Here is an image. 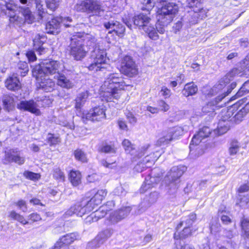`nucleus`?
<instances>
[{
  "label": "nucleus",
  "mask_w": 249,
  "mask_h": 249,
  "mask_svg": "<svg viewBox=\"0 0 249 249\" xmlns=\"http://www.w3.org/2000/svg\"><path fill=\"white\" fill-rule=\"evenodd\" d=\"M47 76L40 74L38 77H35L39 84V88L46 92H51L54 89V82L51 79L46 78Z\"/></svg>",
  "instance_id": "412c9836"
},
{
  "label": "nucleus",
  "mask_w": 249,
  "mask_h": 249,
  "mask_svg": "<svg viewBox=\"0 0 249 249\" xmlns=\"http://www.w3.org/2000/svg\"><path fill=\"white\" fill-rule=\"evenodd\" d=\"M2 161L5 164L14 162L19 165H21L24 163L25 159L23 157L16 153L13 149H10L5 152V155L2 159Z\"/></svg>",
  "instance_id": "6ab92c4d"
},
{
  "label": "nucleus",
  "mask_w": 249,
  "mask_h": 249,
  "mask_svg": "<svg viewBox=\"0 0 249 249\" xmlns=\"http://www.w3.org/2000/svg\"><path fill=\"white\" fill-rule=\"evenodd\" d=\"M19 8L22 15L24 17L25 22L28 24L32 23L34 21L35 18L29 8L25 7Z\"/></svg>",
  "instance_id": "f704fd0d"
},
{
  "label": "nucleus",
  "mask_w": 249,
  "mask_h": 249,
  "mask_svg": "<svg viewBox=\"0 0 249 249\" xmlns=\"http://www.w3.org/2000/svg\"><path fill=\"white\" fill-rule=\"evenodd\" d=\"M155 155V154L153 153L146 156L142 160V161H140L135 166V170L138 172H142V169L139 168L140 166L142 165V168L150 167L160 157V155H158L157 154L154 156Z\"/></svg>",
  "instance_id": "4be33fe9"
},
{
  "label": "nucleus",
  "mask_w": 249,
  "mask_h": 249,
  "mask_svg": "<svg viewBox=\"0 0 249 249\" xmlns=\"http://www.w3.org/2000/svg\"><path fill=\"white\" fill-rule=\"evenodd\" d=\"M156 3H159L161 5L157 11L156 28L159 33L163 34L165 31L164 27L173 20L178 14V6L174 2H167L166 0H144V6L142 9L149 11Z\"/></svg>",
  "instance_id": "f257e3e1"
},
{
  "label": "nucleus",
  "mask_w": 249,
  "mask_h": 249,
  "mask_svg": "<svg viewBox=\"0 0 249 249\" xmlns=\"http://www.w3.org/2000/svg\"><path fill=\"white\" fill-rule=\"evenodd\" d=\"M60 66V63L57 61L45 60L34 68L32 74L34 77H38L40 74L47 76L58 73Z\"/></svg>",
  "instance_id": "39448f33"
},
{
  "label": "nucleus",
  "mask_w": 249,
  "mask_h": 249,
  "mask_svg": "<svg viewBox=\"0 0 249 249\" xmlns=\"http://www.w3.org/2000/svg\"><path fill=\"white\" fill-rule=\"evenodd\" d=\"M162 135L163 136L157 142L156 144L158 146L166 144L174 139L173 134L169 133V128L167 130L163 131Z\"/></svg>",
  "instance_id": "2f4dec72"
},
{
  "label": "nucleus",
  "mask_w": 249,
  "mask_h": 249,
  "mask_svg": "<svg viewBox=\"0 0 249 249\" xmlns=\"http://www.w3.org/2000/svg\"><path fill=\"white\" fill-rule=\"evenodd\" d=\"M75 9L78 12H87L92 15L101 16L104 10L100 2L95 0H86L77 3Z\"/></svg>",
  "instance_id": "6e6552de"
},
{
  "label": "nucleus",
  "mask_w": 249,
  "mask_h": 249,
  "mask_svg": "<svg viewBox=\"0 0 249 249\" xmlns=\"http://www.w3.org/2000/svg\"><path fill=\"white\" fill-rule=\"evenodd\" d=\"M23 175L26 178L32 180H38L40 178V175L39 174L28 171H25L23 173Z\"/></svg>",
  "instance_id": "3c124183"
},
{
  "label": "nucleus",
  "mask_w": 249,
  "mask_h": 249,
  "mask_svg": "<svg viewBox=\"0 0 249 249\" xmlns=\"http://www.w3.org/2000/svg\"><path fill=\"white\" fill-rule=\"evenodd\" d=\"M101 151L108 154H114L116 152V148L113 145L105 144L102 146Z\"/></svg>",
  "instance_id": "de8ad7c7"
},
{
  "label": "nucleus",
  "mask_w": 249,
  "mask_h": 249,
  "mask_svg": "<svg viewBox=\"0 0 249 249\" xmlns=\"http://www.w3.org/2000/svg\"><path fill=\"white\" fill-rule=\"evenodd\" d=\"M249 192V185L247 184H245L240 186L238 189V196H242L243 194H245Z\"/></svg>",
  "instance_id": "680f3d73"
},
{
  "label": "nucleus",
  "mask_w": 249,
  "mask_h": 249,
  "mask_svg": "<svg viewBox=\"0 0 249 249\" xmlns=\"http://www.w3.org/2000/svg\"><path fill=\"white\" fill-rule=\"evenodd\" d=\"M5 7L6 9L11 12H14L16 11L18 7V5L14 3L13 1H10L9 2L5 3ZM20 7H19V8Z\"/></svg>",
  "instance_id": "69168bd1"
},
{
  "label": "nucleus",
  "mask_w": 249,
  "mask_h": 249,
  "mask_svg": "<svg viewBox=\"0 0 249 249\" xmlns=\"http://www.w3.org/2000/svg\"><path fill=\"white\" fill-rule=\"evenodd\" d=\"M81 175L78 171L72 170L70 173L69 179L74 186H78L81 183Z\"/></svg>",
  "instance_id": "473e14b6"
},
{
  "label": "nucleus",
  "mask_w": 249,
  "mask_h": 249,
  "mask_svg": "<svg viewBox=\"0 0 249 249\" xmlns=\"http://www.w3.org/2000/svg\"><path fill=\"white\" fill-rule=\"evenodd\" d=\"M18 72L21 76H24L29 71L28 64L25 62H20L18 64Z\"/></svg>",
  "instance_id": "c03bdc74"
},
{
  "label": "nucleus",
  "mask_w": 249,
  "mask_h": 249,
  "mask_svg": "<svg viewBox=\"0 0 249 249\" xmlns=\"http://www.w3.org/2000/svg\"><path fill=\"white\" fill-rule=\"evenodd\" d=\"M240 146L238 142L236 140H233L230 143V147L229 148V152L231 156H233L237 154L239 151Z\"/></svg>",
  "instance_id": "4c0bfd02"
},
{
  "label": "nucleus",
  "mask_w": 249,
  "mask_h": 249,
  "mask_svg": "<svg viewBox=\"0 0 249 249\" xmlns=\"http://www.w3.org/2000/svg\"><path fill=\"white\" fill-rule=\"evenodd\" d=\"M113 233V231L111 229H107L103 230L99 233L96 237V240L98 244H102L109 238Z\"/></svg>",
  "instance_id": "bb28decb"
},
{
  "label": "nucleus",
  "mask_w": 249,
  "mask_h": 249,
  "mask_svg": "<svg viewBox=\"0 0 249 249\" xmlns=\"http://www.w3.org/2000/svg\"><path fill=\"white\" fill-rule=\"evenodd\" d=\"M120 71L122 73L129 77H133L138 73L135 62L130 56H125L121 60Z\"/></svg>",
  "instance_id": "4468645a"
},
{
  "label": "nucleus",
  "mask_w": 249,
  "mask_h": 249,
  "mask_svg": "<svg viewBox=\"0 0 249 249\" xmlns=\"http://www.w3.org/2000/svg\"><path fill=\"white\" fill-rule=\"evenodd\" d=\"M186 170V167L185 166L179 165L173 167L167 173L165 180L170 195L176 193L179 186L180 178Z\"/></svg>",
  "instance_id": "20e7f679"
},
{
  "label": "nucleus",
  "mask_w": 249,
  "mask_h": 249,
  "mask_svg": "<svg viewBox=\"0 0 249 249\" xmlns=\"http://www.w3.org/2000/svg\"><path fill=\"white\" fill-rule=\"evenodd\" d=\"M70 53L74 60H80L86 55L87 51L82 43V39L79 35H74L70 45Z\"/></svg>",
  "instance_id": "1a4fd4ad"
},
{
  "label": "nucleus",
  "mask_w": 249,
  "mask_h": 249,
  "mask_svg": "<svg viewBox=\"0 0 249 249\" xmlns=\"http://www.w3.org/2000/svg\"><path fill=\"white\" fill-rule=\"evenodd\" d=\"M3 104L4 108L9 111L14 107V101L13 97L6 95L3 97Z\"/></svg>",
  "instance_id": "e433bc0d"
},
{
  "label": "nucleus",
  "mask_w": 249,
  "mask_h": 249,
  "mask_svg": "<svg viewBox=\"0 0 249 249\" xmlns=\"http://www.w3.org/2000/svg\"><path fill=\"white\" fill-rule=\"evenodd\" d=\"M157 105L158 107V108L159 109V111H161L166 112L170 108L169 105L163 100H159L157 102Z\"/></svg>",
  "instance_id": "5fc2aeb1"
},
{
  "label": "nucleus",
  "mask_w": 249,
  "mask_h": 249,
  "mask_svg": "<svg viewBox=\"0 0 249 249\" xmlns=\"http://www.w3.org/2000/svg\"><path fill=\"white\" fill-rule=\"evenodd\" d=\"M126 117L128 123L131 125H134L136 124L137 119L132 113L130 112H128L126 114Z\"/></svg>",
  "instance_id": "e2e57ef3"
},
{
  "label": "nucleus",
  "mask_w": 249,
  "mask_h": 249,
  "mask_svg": "<svg viewBox=\"0 0 249 249\" xmlns=\"http://www.w3.org/2000/svg\"><path fill=\"white\" fill-rule=\"evenodd\" d=\"M106 117L105 109L103 106L95 107L87 113H83L81 118L83 122L86 124L88 121L99 122Z\"/></svg>",
  "instance_id": "f8f14e48"
},
{
  "label": "nucleus",
  "mask_w": 249,
  "mask_h": 249,
  "mask_svg": "<svg viewBox=\"0 0 249 249\" xmlns=\"http://www.w3.org/2000/svg\"><path fill=\"white\" fill-rule=\"evenodd\" d=\"M231 92V89H228L226 91L224 90V92L220 95L217 96L215 100L208 103L202 108V111L205 114H208L209 116H213L215 114V110L218 107H222L223 104L218 105V103L224 99L225 97Z\"/></svg>",
  "instance_id": "dca6fc26"
},
{
  "label": "nucleus",
  "mask_w": 249,
  "mask_h": 249,
  "mask_svg": "<svg viewBox=\"0 0 249 249\" xmlns=\"http://www.w3.org/2000/svg\"><path fill=\"white\" fill-rule=\"evenodd\" d=\"M193 222L188 217L184 220L181 221L177 227V230H179L182 227H188L190 228L193 224Z\"/></svg>",
  "instance_id": "13d9d810"
},
{
  "label": "nucleus",
  "mask_w": 249,
  "mask_h": 249,
  "mask_svg": "<svg viewBox=\"0 0 249 249\" xmlns=\"http://www.w3.org/2000/svg\"><path fill=\"white\" fill-rule=\"evenodd\" d=\"M104 27L107 29H112L118 36H122L124 33L125 27L119 22L114 20H109L104 23Z\"/></svg>",
  "instance_id": "b1692460"
},
{
  "label": "nucleus",
  "mask_w": 249,
  "mask_h": 249,
  "mask_svg": "<svg viewBox=\"0 0 249 249\" xmlns=\"http://www.w3.org/2000/svg\"><path fill=\"white\" fill-rule=\"evenodd\" d=\"M126 85L121 74L110 73L107 75L104 84L101 86L103 91L102 100L107 102L117 101L121 97L122 90Z\"/></svg>",
  "instance_id": "f03ea898"
},
{
  "label": "nucleus",
  "mask_w": 249,
  "mask_h": 249,
  "mask_svg": "<svg viewBox=\"0 0 249 249\" xmlns=\"http://www.w3.org/2000/svg\"><path fill=\"white\" fill-rule=\"evenodd\" d=\"M68 21H71V18L70 17L62 18L57 17L52 19L46 25V30L48 34H57L60 32V27L63 24L65 27H69L70 25L67 24Z\"/></svg>",
  "instance_id": "9b49d317"
},
{
  "label": "nucleus",
  "mask_w": 249,
  "mask_h": 249,
  "mask_svg": "<svg viewBox=\"0 0 249 249\" xmlns=\"http://www.w3.org/2000/svg\"><path fill=\"white\" fill-rule=\"evenodd\" d=\"M57 85L63 88L70 89L74 86L73 83L63 73H58Z\"/></svg>",
  "instance_id": "393cba45"
},
{
  "label": "nucleus",
  "mask_w": 249,
  "mask_h": 249,
  "mask_svg": "<svg viewBox=\"0 0 249 249\" xmlns=\"http://www.w3.org/2000/svg\"><path fill=\"white\" fill-rule=\"evenodd\" d=\"M249 92V81H246L237 92L236 96L238 97L242 96L244 94Z\"/></svg>",
  "instance_id": "09e8293b"
},
{
  "label": "nucleus",
  "mask_w": 249,
  "mask_h": 249,
  "mask_svg": "<svg viewBox=\"0 0 249 249\" xmlns=\"http://www.w3.org/2000/svg\"><path fill=\"white\" fill-rule=\"evenodd\" d=\"M8 217L12 220H17L23 225H26L29 223L23 215L13 210L9 212Z\"/></svg>",
  "instance_id": "72a5a7b5"
},
{
  "label": "nucleus",
  "mask_w": 249,
  "mask_h": 249,
  "mask_svg": "<svg viewBox=\"0 0 249 249\" xmlns=\"http://www.w3.org/2000/svg\"><path fill=\"white\" fill-rule=\"evenodd\" d=\"M107 218L108 220L113 224L116 223L121 220L117 211L112 212Z\"/></svg>",
  "instance_id": "4d7b16f0"
},
{
  "label": "nucleus",
  "mask_w": 249,
  "mask_h": 249,
  "mask_svg": "<svg viewBox=\"0 0 249 249\" xmlns=\"http://www.w3.org/2000/svg\"><path fill=\"white\" fill-rule=\"evenodd\" d=\"M247 112L242 108L238 112L236 113L234 116V121L236 123H238L241 121L243 118L247 114Z\"/></svg>",
  "instance_id": "6e6d98bb"
},
{
  "label": "nucleus",
  "mask_w": 249,
  "mask_h": 249,
  "mask_svg": "<svg viewBox=\"0 0 249 249\" xmlns=\"http://www.w3.org/2000/svg\"><path fill=\"white\" fill-rule=\"evenodd\" d=\"M238 199L240 201V206H244L249 203V192L243 194L242 196H238Z\"/></svg>",
  "instance_id": "bf43d9fd"
},
{
  "label": "nucleus",
  "mask_w": 249,
  "mask_h": 249,
  "mask_svg": "<svg viewBox=\"0 0 249 249\" xmlns=\"http://www.w3.org/2000/svg\"><path fill=\"white\" fill-rule=\"evenodd\" d=\"M107 53L104 49H101L99 47H96L92 50L90 53L89 58V64L86 67L89 71L93 72L102 71L110 68L108 64L106 63Z\"/></svg>",
  "instance_id": "7ed1b4c3"
},
{
  "label": "nucleus",
  "mask_w": 249,
  "mask_h": 249,
  "mask_svg": "<svg viewBox=\"0 0 249 249\" xmlns=\"http://www.w3.org/2000/svg\"><path fill=\"white\" fill-rule=\"evenodd\" d=\"M89 97V92L85 91L79 93L75 99V107L78 109H80L84 106Z\"/></svg>",
  "instance_id": "cd10ccee"
},
{
  "label": "nucleus",
  "mask_w": 249,
  "mask_h": 249,
  "mask_svg": "<svg viewBox=\"0 0 249 249\" xmlns=\"http://www.w3.org/2000/svg\"><path fill=\"white\" fill-rule=\"evenodd\" d=\"M60 0H46L47 7L52 11H54L58 6Z\"/></svg>",
  "instance_id": "864d4df0"
},
{
  "label": "nucleus",
  "mask_w": 249,
  "mask_h": 249,
  "mask_svg": "<svg viewBox=\"0 0 249 249\" xmlns=\"http://www.w3.org/2000/svg\"><path fill=\"white\" fill-rule=\"evenodd\" d=\"M131 210L130 207H125L122 208L119 211H117L119 217H120V219L122 220L126 217L130 213Z\"/></svg>",
  "instance_id": "603ef678"
},
{
  "label": "nucleus",
  "mask_w": 249,
  "mask_h": 249,
  "mask_svg": "<svg viewBox=\"0 0 249 249\" xmlns=\"http://www.w3.org/2000/svg\"><path fill=\"white\" fill-rule=\"evenodd\" d=\"M197 87L192 83L186 84L182 90V94L185 97L192 96L195 94L197 91Z\"/></svg>",
  "instance_id": "c756f323"
},
{
  "label": "nucleus",
  "mask_w": 249,
  "mask_h": 249,
  "mask_svg": "<svg viewBox=\"0 0 249 249\" xmlns=\"http://www.w3.org/2000/svg\"><path fill=\"white\" fill-rule=\"evenodd\" d=\"M161 95L165 98H169L171 95V90L166 87H162L160 90Z\"/></svg>",
  "instance_id": "774afa93"
},
{
  "label": "nucleus",
  "mask_w": 249,
  "mask_h": 249,
  "mask_svg": "<svg viewBox=\"0 0 249 249\" xmlns=\"http://www.w3.org/2000/svg\"><path fill=\"white\" fill-rule=\"evenodd\" d=\"M114 207V203L112 201H108L107 203L101 206L98 210H96L94 213L87 217V220L92 222H96L99 219L104 217L107 212L111 211Z\"/></svg>",
  "instance_id": "f3484780"
},
{
  "label": "nucleus",
  "mask_w": 249,
  "mask_h": 249,
  "mask_svg": "<svg viewBox=\"0 0 249 249\" xmlns=\"http://www.w3.org/2000/svg\"><path fill=\"white\" fill-rule=\"evenodd\" d=\"M53 178L59 181H64L65 180V175L62 171L59 168H56L53 170Z\"/></svg>",
  "instance_id": "49530a36"
},
{
  "label": "nucleus",
  "mask_w": 249,
  "mask_h": 249,
  "mask_svg": "<svg viewBox=\"0 0 249 249\" xmlns=\"http://www.w3.org/2000/svg\"><path fill=\"white\" fill-rule=\"evenodd\" d=\"M177 249H195L194 247L188 244L182 245L180 240H177L175 242Z\"/></svg>",
  "instance_id": "0e129e2a"
},
{
  "label": "nucleus",
  "mask_w": 249,
  "mask_h": 249,
  "mask_svg": "<svg viewBox=\"0 0 249 249\" xmlns=\"http://www.w3.org/2000/svg\"><path fill=\"white\" fill-rule=\"evenodd\" d=\"M247 101V98L242 99L227 110L222 111L221 118L218 124V127L216 129L214 130V133L219 136L227 132L229 129V120H231V118L233 116L234 113L233 111L234 109L239 105H241L246 103Z\"/></svg>",
  "instance_id": "0eeeda50"
},
{
  "label": "nucleus",
  "mask_w": 249,
  "mask_h": 249,
  "mask_svg": "<svg viewBox=\"0 0 249 249\" xmlns=\"http://www.w3.org/2000/svg\"><path fill=\"white\" fill-rule=\"evenodd\" d=\"M94 209V206H92L89 201L88 199H84L71 206L65 213V215L71 216L75 214L77 216L82 217L85 214L93 210Z\"/></svg>",
  "instance_id": "9d476101"
},
{
  "label": "nucleus",
  "mask_w": 249,
  "mask_h": 249,
  "mask_svg": "<svg viewBox=\"0 0 249 249\" xmlns=\"http://www.w3.org/2000/svg\"><path fill=\"white\" fill-rule=\"evenodd\" d=\"M74 156L75 159L78 161L82 162H87L88 161L86 154L81 149H77L75 150L74 152Z\"/></svg>",
  "instance_id": "58836bf2"
},
{
  "label": "nucleus",
  "mask_w": 249,
  "mask_h": 249,
  "mask_svg": "<svg viewBox=\"0 0 249 249\" xmlns=\"http://www.w3.org/2000/svg\"><path fill=\"white\" fill-rule=\"evenodd\" d=\"M240 224L242 231L246 237L249 238V219L243 218L241 220Z\"/></svg>",
  "instance_id": "ea45409f"
},
{
  "label": "nucleus",
  "mask_w": 249,
  "mask_h": 249,
  "mask_svg": "<svg viewBox=\"0 0 249 249\" xmlns=\"http://www.w3.org/2000/svg\"><path fill=\"white\" fill-rule=\"evenodd\" d=\"M45 38L43 36H41L40 37V36H39L38 37L36 36L33 40L34 45L36 48H37L36 47V45L39 46L37 48V51L40 54H41L45 51V49L41 46L43 42V40Z\"/></svg>",
  "instance_id": "37998d69"
},
{
  "label": "nucleus",
  "mask_w": 249,
  "mask_h": 249,
  "mask_svg": "<svg viewBox=\"0 0 249 249\" xmlns=\"http://www.w3.org/2000/svg\"><path fill=\"white\" fill-rule=\"evenodd\" d=\"M36 7L38 11V20H46L48 19V14L44 11L43 5L39 0L36 1Z\"/></svg>",
  "instance_id": "c9c22d12"
},
{
  "label": "nucleus",
  "mask_w": 249,
  "mask_h": 249,
  "mask_svg": "<svg viewBox=\"0 0 249 249\" xmlns=\"http://www.w3.org/2000/svg\"><path fill=\"white\" fill-rule=\"evenodd\" d=\"M15 204L23 212H26L27 211V207L25 201L21 199L15 203Z\"/></svg>",
  "instance_id": "338daca9"
},
{
  "label": "nucleus",
  "mask_w": 249,
  "mask_h": 249,
  "mask_svg": "<svg viewBox=\"0 0 249 249\" xmlns=\"http://www.w3.org/2000/svg\"><path fill=\"white\" fill-rule=\"evenodd\" d=\"M211 133L210 128L209 127L204 126L199 130L197 134L194 136L190 145V156L193 154L194 146L198 144L203 139L208 137Z\"/></svg>",
  "instance_id": "a211bd4d"
},
{
  "label": "nucleus",
  "mask_w": 249,
  "mask_h": 249,
  "mask_svg": "<svg viewBox=\"0 0 249 249\" xmlns=\"http://www.w3.org/2000/svg\"><path fill=\"white\" fill-rule=\"evenodd\" d=\"M183 229L181 232L179 233V237L181 238H185L191 235V230L190 228L188 227H183Z\"/></svg>",
  "instance_id": "052dcab7"
},
{
  "label": "nucleus",
  "mask_w": 249,
  "mask_h": 249,
  "mask_svg": "<svg viewBox=\"0 0 249 249\" xmlns=\"http://www.w3.org/2000/svg\"><path fill=\"white\" fill-rule=\"evenodd\" d=\"M107 193L106 190H98L93 197L89 200L92 206H94V208L101 203L103 199L107 195Z\"/></svg>",
  "instance_id": "a878e982"
},
{
  "label": "nucleus",
  "mask_w": 249,
  "mask_h": 249,
  "mask_svg": "<svg viewBox=\"0 0 249 249\" xmlns=\"http://www.w3.org/2000/svg\"><path fill=\"white\" fill-rule=\"evenodd\" d=\"M82 39V43L85 42L87 47L93 50L96 47H99L96 43V40L94 36L90 34H85L81 37Z\"/></svg>",
  "instance_id": "c85d7f7f"
},
{
  "label": "nucleus",
  "mask_w": 249,
  "mask_h": 249,
  "mask_svg": "<svg viewBox=\"0 0 249 249\" xmlns=\"http://www.w3.org/2000/svg\"><path fill=\"white\" fill-rule=\"evenodd\" d=\"M47 141L50 146L55 145L61 142V139L58 136L49 133L47 138Z\"/></svg>",
  "instance_id": "a19ab883"
},
{
  "label": "nucleus",
  "mask_w": 249,
  "mask_h": 249,
  "mask_svg": "<svg viewBox=\"0 0 249 249\" xmlns=\"http://www.w3.org/2000/svg\"><path fill=\"white\" fill-rule=\"evenodd\" d=\"M183 131L184 128L181 126H177L169 128V133L173 134L174 139L182 135Z\"/></svg>",
  "instance_id": "a18cd8bd"
},
{
  "label": "nucleus",
  "mask_w": 249,
  "mask_h": 249,
  "mask_svg": "<svg viewBox=\"0 0 249 249\" xmlns=\"http://www.w3.org/2000/svg\"><path fill=\"white\" fill-rule=\"evenodd\" d=\"M9 21L11 23L18 26L23 22L22 18L16 15H11L10 16Z\"/></svg>",
  "instance_id": "8fccbe9b"
},
{
  "label": "nucleus",
  "mask_w": 249,
  "mask_h": 249,
  "mask_svg": "<svg viewBox=\"0 0 249 249\" xmlns=\"http://www.w3.org/2000/svg\"><path fill=\"white\" fill-rule=\"evenodd\" d=\"M5 86L10 90L17 91L20 89L21 85L17 76L13 74L9 76L5 80Z\"/></svg>",
  "instance_id": "5701e85b"
},
{
  "label": "nucleus",
  "mask_w": 249,
  "mask_h": 249,
  "mask_svg": "<svg viewBox=\"0 0 249 249\" xmlns=\"http://www.w3.org/2000/svg\"><path fill=\"white\" fill-rule=\"evenodd\" d=\"M38 103L34 100L22 101L18 105V108L21 110L29 111L36 115L40 114V111L38 107Z\"/></svg>",
  "instance_id": "aec40b11"
},
{
  "label": "nucleus",
  "mask_w": 249,
  "mask_h": 249,
  "mask_svg": "<svg viewBox=\"0 0 249 249\" xmlns=\"http://www.w3.org/2000/svg\"><path fill=\"white\" fill-rule=\"evenodd\" d=\"M162 175V173L160 172L159 168L153 169L151 174L145 178V181L140 189V192L144 193L148 189L154 187L160 181Z\"/></svg>",
  "instance_id": "2eb2a0df"
},
{
  "label": "nucleus",
  "mask_w": 249,
  "mask_h": 249,
  "mask_svg": "<svg viewBox=\"0 0 249 249\" xmlns=\"http://www.w3.org/2000/svg\"><path fill=\"white\" fill-rule=\"evenodd\" d=\"M78 237V234L76 233H71L62 236L57 242H61V245H62L69 246V245L76 240Z\"/></svg>",
  "instance_id": "7c9ffc66"
},
{
  "label": "nucleus",
  "mask_w": 249,
  "mask_h": 249,
  "mask_svg": "<svg viewBox=\"0 0 249 249\" xmlns=\"http://www.w3.org/2000/svg\"><path fill=\"white\" fill-rule=\"evenodd\" d=\"M150 21V18L143 14H140L133 18L134 25L138 26L139 29L143 30L151 39L157 40L159 36Z\"/></svg>",
  "instance_id": "423d86ee"
},
{
  "label": "nucleus",
  "mask_w": 249,
  "mask_h": 249,
  "mask_svg": "<svg viewBox=\"0 0 249 249\" xmlns=\"http://www.w3.org/2000/svg\"><path fill=\"white\" fill-rule=\"evenodd\" d=\"M122 145L126 153L131 155L134 154L135 146L128 140H124L122 142Z\"/></svg>",
  "instance_id": "79ce46f5"
},
{
  "label": "nucleus",
  "mask_w": 249,
  "mask_h": 249,
  "mask_svg": "<svg viewBox=\"0 0 249 249\" xmlns=\"http://www.w3.org/2000/svg\"><path fill=\"white\" fill-rule=\"evenodd\" d=\"M242 69H239L235 68L229 71L223 78V81L224 83H219L218 85L213 87L208 94H210L211 95H214L219 92L220 90L224 89L225 83H228L231 81L236 76H242L244 75V71L243 70L242 71Z\"/></svg>",
  "instance_id": "ddd939ff"
}]
</instances>
